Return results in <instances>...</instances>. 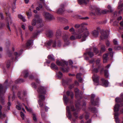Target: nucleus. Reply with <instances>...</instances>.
Returning a JSON list of instances; mask_svg holds the SVG:
<instances>
[{
    "label": "nucleus",
    "instance_id": "obj_17",
    "mask_svg": "<svg viewBox=\"0 0 123 123\" xmlns=\"http://www.w3.org/2000/svg\"><path fill=\"white\" fill-rule=\"evenodd\" d=\"M40 112L41 114V116L43 119L45 121L46 120L47 117L46 115L44 114V112L42 108H41L40 110Z\"/></svg>",
    "mask_w": 123,
    "mask_h": 123
},
{
    "label": "nucleus",
    "instance_id": "obj_9",
    "mask_svg": "<svg viewBox=\"0 0 123 123\" xmlns=\"http://www.w3.org/2000/svg\"><path fill=\"white\" fill-rule=\"evenodd\" d=\"M43 14L44 16L47 19L51 20L54 18L52 15L46 12H44Z\"/></svg>",
    "mask_w": 123,
    "mask_h": 123
},
{
    "label": "nucleus",
    "instance_id": "obj_42",
    "mask_svg": "<svg viewBox=\"0 0 123 123\" xmlns=\"http://www.w3.org/2000/svg\"><path fill=\"white\" fill-rule=\"evenodd\" d=\"M105 75L106 77H108L109 76L108 71L105 70L104 71Z\"/></svg>",
    "mask_w": 123,
    "mask_h": 123
},
{
    "label": "nucleus",
    "instance_id": "obj_64",
    "mask_svg": "<svg viewBox=\"0 0 123 123\" xmlns=\"http://www.w3.org/2000/svg\"><path fill=\"white\" fill-rule=\"evenodd\" d=\"M100 59H97L96 61V64L97 65L99 64L100 62Z\"/></svg>",
    "mask_w": 123,
    "mask_h": 123
},
{
    "label": "nucleus",
    "instance_id": "obj_45",
    "mask_svg": "<svg viewBox=\"0 0 123 123\" xmlns=\"http://www.w3.org/2000/svg\"><path fill=\"white\" fill-rule=\"evenodd\" d=\"M91 111L93 113H95L97 112V110L95 108H92L91 109Z\"/></svg>",
    "mask_w": 123,
    "mask_h": 123
},
{
    "label": "nucleus",
    "instance_id": "obj_46",
    "mask_svg": "<svg viewBox=\"0 0 123 123\" xmlns=\"http://www.w3.org/2000/svg\"><path fill=\"white\" fill-rule=\"evenodd\" d=\"M23 104V105H24L25 106V109L27 111H28L29 112H31V109L30 108H28V107L26 106H25L24 104Z\"/></svg>",
    "mask_w": 123,
    "mask_h": 123
},
{
    "label": "nucleus",
    "instance_id": "obj_21",
    "mask_svg": "<svg viewBox=\"0 0 123 123\" xmlns=\"http://www.w3.org/2000/svg\"><path fill=\"white\" fill-rule=\"evenodd\" d=\"M12 24V21L11 19L10 18L8 19V21L7 25V28L10 31H11V30L10 29V27L9 26V25H11Z\"/></svg>",
    "mask_w": 123,
    "mask_h": 123
},
{
    "label": "nucleus",
    "instance_id": "obj_28",
    "mask_svg": "<svg viewBox=\"0 0 123 123\" xmlns=\"http://www.w3.org/2000/svg\"><path fill=\"white\" fill-rule=\"evenodd\" d=\"M63 99L65 102L66 104L69 101V99L65 95H64L63 96Z\"/></svg>",
    "mask_w": 123,
    "mask_h": 123
},
{
    "label": "nucleus",
    "instance_id": "obj_8",
    "mask_svg": "<svg viewBox=\"0 0 123 123\" xmlns=\"http://www.w3.org/2000/svg\"><path fill=\"white\" fill-rule=\"evenodd\" d=\"M108 32L109 31H102L101 33V35L100 36L101 39H104L108 38Z\"/></svg>",
    "mask_w": 123,
    "mask_h": 123
},
{
    "label": "nucleus",
    "instance_id": "obj_43",
    "mask_svg": "<svg viewBox=\"0 0 123 123\" xmlns=\"http://www.w3.org/2000/svg\"><path fill=\"white\" fill-rule=\"evenodd\" d=\"M59 20H60L61 21H62V20L63 21V22H64L67 23L68 21V20L67 19L64 18H59Z\"/></svg>",
    "mask_w": 123,
    "mask_h": 123
},
{
    "label": "nucleus",
    "instance_id": "obj_16",
    "mask_svg": "<svg viewBox=\"0 0 123 123\" xmlns=\"http://www.w3.org/2000/svg\"><path fill=\"white\" fill-rule=\"evenodd\" d=\"M62 33V31L60 30H58L56 31V38L58 39L60 38L61 37Z\"/></svg>",
    "mask_w": 123,
    "mask_h": 123
},
{
    "label": "nucleus",
    "instance_id": "obj_27",
    "mask_svg": "<svg viewBox=\"0 0 123 123\" xmlns=\"http://www.w3.org/2000/svg\"><path fill=\"white\" fill-rule=\"evenodd\" d=\"M66 93L67 95L68 96L70 95L71 98H73L74 97V94L72 92L68 91Z\"/></svg>",
    "mask_w": 123,
    "mask_h": 123
},
{
    "label": "nucleus",
    "instance_id": "obj_6",
    "mask_svg": "<svg viewBox=\"0 0 123 123\" xmlns=\"http://www.w3.org/2000/svg\"><path fill=\"white\" fill-rule=\"evenodd\" d=\"M79 104H78V105L77 104H75V106L76 108V109H74V106H70L71 110L72 111L74 112V115L76 117H78L77 116L78 113L77 112L79 110Z\"/></svg>",
    "mask_w": 123,
    "mask_h": 123
},
{
    "label": "nucleus",
    "instance_id": "obj_47",
    "mask_svg": "<svg viewBox=\"0 0 123 123\" xmlns=\"http://www.w3.org/2000/svg\"><path fill=\"white\" fill-rule=\"evenodd\" d=\"M121 1L120 0L118 3L119 6L118 7V9H120L122 6H123V4L121 5Z\"/></svg>",
    "mask_w": 123,
    "mask_h": 123
},
{
    "label": "nucleus",
    "instance_id": "obj_19",
    "mask_svg": "<svg viewBox=\"0 0 123 123\" xmlns=\"http://www.w3.org/2000/svg\"><path fill=\"white\" fill-rule=\"evenodd\" d=\"M78 1L80 4H84L86 5L89 2V0H78Z\"/></svg>",
    "mask_w": 123,
    "mask_h": 123
},
{
    "label": "nucleus",
    "instance_id": "obj_26",
    "mask_svg": "<svg viewBox=\"0 0 123 123\" xmlns=\"http://www.w3.org/2000/svg\"><path fill=\"white\" fill-rule=\"evenodd\" d=\"M84 115H85V118L87 119L88 118V113H86V115H85V114H83V115H81L79 117V118L80 119H82L84 117Z\"/></svg>",
    "mask_w": 123,
    "mask_h": 123
},
{
    "label": "nucleus",
    "instance_id": "obj_24",
    "mask_svg": "<svg viewBox=\"0 0 123 123\" xmlns=\"http://www.w3.org/2000/svg\"><path fill=\"white\" fill-rule=\"evenodd\" d=\"M81 74L80 73L76 75V77L77 78L79 79V81L80 82H81L82 81V79L81 77Z\"/></svg>",
    "mask_w": 123,
    "mask_h": 123
},
{
    "label": "nucleus",
    "instance_id": "obj_18",
    "mask_svg": "<svg viewBox=\"0 0 123 123\" xmlns=\"http://www.w3.org/2000/svg\"><path fill=\"white\" fill-rule=\"evenodd\" d=\"M17 89V87L16 86H12V91H13V92L12 93V101H13V99H14L15 98L14 93L13 91H14L15 90H16Z\"/></svg>",
    "mask_w": 123,
    "mask_h": 123
},
{
    "label": "nucleus",
    "instance_id": "obj_4",
    "mask_svg": "<svg viewBox=\"0 0 123 123\" xmlns=\"http://www.w3.org/2000/svg\"><path fill=\"white\" fill-rule=\"evenodd\" d=\"M39 16L36 15H35L36 18H34L31 22V25L32 26H35L37 24V27L38 28L42 27L43 26V24L42 19L41 18L38 19Z\"/></svg>",
    "mask_w": 123,
    "mask_h": 123
},
{
    "label": "nucleus",
    "instance_id": "obj_11",
    "mask_svg": "<svg viewBox=\"0 0 123 123\" xmlns=\"http://www.w3.org/2000/svg\"><path fill=\"white\" fill-rule=\"evenodd\" d=\"M92 78L95 85H98L99 82V77L94 74L92 76Z\"/></svg>",
    "mask_w": 123,
    "mask_h": 123
},
{
    "label": "nucleus",
    "instance_id": "obj_61",
    "mask_svg": "<svg viewBox=\"0 0 123 123\" xmlns=\"http://www.w3.org/2000/svg\"><path fill=\"white\" fill-rule=\"evenodd\" d=\"M106 45L107 46H109L110 45V42L108 40H107L105 42Z\"/></svg>",
    "mask_w": 123,
    "mask_h": 123
},
{
    "label": "nucleus",
    "instance_id": "obj_53",
    "mask_svg": "<svg viewBox=\"0 0 123 123\" xmlns=\"http://www.w3.org/2000/svg\"><path fill=\"white\" fill-rule=\"evenodd\" d=\"M114 44L115 45H117L118 44L117 41L116 39H114L113 41Z\"/></svg>",
    "mask_w": 123,
    "mask_h": 123
},
{
    "label": "nucleus",
    "instance_id": "obj_20",
    "mask_svg": "<svg viewBox=\"0 0 123 123\" xmlns=\"http://www.w3.org/2000/svg\"><path fill=\"white\" fill-rule=\"evenodd\" d=\"M63 38L65 42L68 41L69 40V35L68 34H66L63 37Z\"/></svg>",
    "mask_w": 123,
    "mask_h": 123
},
{
    "label": "nucleus",
    "instance_id": "obj_55",
    "mask_svg": "<svg viewBox=\"0 0 123 123\" xmlns=\"http://www.w3.org/2000/svg\"><path fill=\"white\" fill-rule=\"evenodd\" d=\"M26 14L28 16V18H29L32 15V13L31 12H26Z\"/></svg>",
    "mask_w": 123,
    "mask_h": 123
},
{
    "label": "nucleus",
    "instance_id": "obj_14",
    "mask_svg": "<svg viewBox=\"0 0 123 123\" xmlns=\"http://www.w3.org/2000/svg\"><path fill=\"white\" fill-rule=\"evenodd\" d=\"M97 30L93 31L92 32L93 36L95 37H98L99 34L98 30H99L100 28L99 27H98L97 28Z\"/></svg>",
    "mask_w": 123,
    "mask_h": 123
},
{
    "label": "nucleus",
    "instance_id": "obj_32",
    "mask_svg": "<svg viewBox=\"0 0 123 123\" xmlns=\"http://www.w3.org/2000/svg\"><path fill=\"white\" fill-rule=\"evenodd\" d=\"M52 42V40H50L46 43L45 45L48 47V46H50Z\"/></svg>",
    "mask_w": 123,
    "mask_h": 123
},
{
    "label": "nucleus",
    "instance_id": "obj_25",
    "mask_svg": "<svg viewBox=\"0 0 123 123\" xmlns=\"http://www.w3.org/2000/svg\"><path fill=\"white\" fill-rule=\"evenodd\" d=\"M32 43V40H29L26 44V46L27 47H29L30 46Z\"/></svg>",
    "mask_w": 123,
    "mask_h": 123
},
{
    "label": "nucleus",
    "instance_id": "obj_5",
    "mask_svg": "<svg viewBox=\"0 0 123 123\" xmlns=\"http://www.w3.org/2000/svg\"><path fill=\"white\" fill-rule=\"evenodd\" d=\"M120 106L119 104H116L114 107V111L115 112L114 114V118L116 123H119L120 121L118 117L119 114L117 112L119 111V107Z\"/></svg>",
    "mask_w": 123,
    "mask_h": 123
},
{
    "label": "nucleus",
    "instance_id": "obj_59",
    "mask_svg": "<svg viewBox=\"0 0 123 123\" xmlns=\"http://www.w3.org/2000/svg\"><path fill=\"white\" fill-rule=\"evenodd\" d=\"M14 2L13 3V9H15L16 8V6H15V3H16V0H13Z\"/></svg>",
    "mask_w": 123,
    "mask_h": 123
},
{
    "label": "nucleus",
    "instance_id": "obj_2",
    "mask_svg": "<svg viewBox=\"0 0 123 123\" xmlns=\"http://www.w3.org/2000/svg\"><path fill=\"white\" fill-rule=\"evenodd\" d=\"M46 87L43 86H40L38 87L37 91L39 94L38 100V104L40 107H42L43 105L44 101L45 99L44 94L47 92Z\"/></svg>",
    "mask_w": 123,
    "mask_h": 123
},
{
    "label": "nucleus",
    "instance_id": "obj_23",
    "mask_svg": "<svg viewBox=\"0 0 123 123\" xmlns=\"http://www.w3.org/2000/svg\"><path fill=\"white\" fill-rule=\"evenodd\" d=\"M51 69H55L56 70H58V68L56 66L54 63H51Z\"/></svg>",
    "mask_w": 123,
    "mask_h": 123
},
{
    "label": "nucleus",
    "instance_id": "obj_51",
    "mask_svg": "<svg viewBox=\"0 0 123 123\" xmlns=\"http://www.w3.org/2000/svg\"><path fill=\"white\" fill-rule=\"evenodd\" d=\"M52 46L53 47L55 48L56 47V42L55 41H52Z\"/></svg>",
    "mask_w": 123,
    "mask_h": 123
},
{
    "label": "nucleus",
    "instance_id": "obj_33",
    "mask_svg": "<svg viewBox=\"0 0 123 123\" xmlns=\"http://www.w3.org/2000/svg\"><path fill=\"white\" fill-rule=\"evenodd\" d=\"M23 75H24L25 78H26L27 77L28 75V73L27 70H25L22 73Z\"/></svg>",
    "mask_w": 123,
    "mask_h": 123
},
{
    "label": "nucleus",
    "instance_id": "obj_36",
    "mask_svg": "<svg viewBox=\"0 0 123 123\" xmlns=\"http://www.w3.org/2000/svg\"><path fill=\"white\" fill-rule=\"evenodd\" d=\"M47 36L49 37H51L53 35V33L51 31H49L46 34Z\"/></svg>",
    "mask_w": 123,
    "mask_h": 123
},
{
    "label": "nucleus",
    "instance_id": "obj_50",
    "mask_svg": "<svg viewBox=\"0 0 123 123\" xmlns=\"http://www.w3.org/2000/svg\"><path fill=\"white\" fill-rule=\"evenodd\" d=\"M10 64V62L9 60L6 63V67L7 68L9 67Z\"/></svg>",
    "mask_w": 123,
    "mask_h": 123
},
{
    "label": "nucleus",
    "instance_id": "obj_63",
    "mask_svg": "<svg viewBox=\"0 0 123 123\" xmlns=\"http://www.w3.org/2000/svg\"><path fill=\"white\" fill-rule=\"evenodd\" d=\"M14 55L17 56V57L19 56L20 55V54H18L17 52L14 53Z\"/></svg>",
    "mask_w": 123,
    "mask_h": 123
},
{
    "label": "nucleus",
    "instance_id": "obj_34",
    "mask_svg": "<svg viewBox=\"0 0 123 123\" xmlns=\"http://www.w3.org/2000/svg\"><path fill=\"white\" fill-rule=\"evenodd\" d=\"M24 80L22 79H18L15 81V83L16 84H17L21 83L24 82Z\"/></svg>",
    "mask_w": 123,
    "mask_h": 123
},
{
    "label": "nucleus",
    "instance_id": "obj_30",
    "mask_svg": "<svg viewBox=\"0 0 123 123\" xmlns=\"http://www.w3.org/2000/svg\"><path fill=\"white\" fill-rule=\"evenodd\" d=\"M87 54L91 57H92L94 55V54L92 52H91L90 51L84 54Z\"/></svg>",
    "mask_w": 123,
    "mask_h": 123
},
{
    "label": "nucleus",
    "instance_id": "obj_13",
    "mask_svg": "<svg viewBox=\"0 0 123 123\" xmlns=\"http://www.w3.org/2000/svg\"><path fill=\"white\" fill-rule=\"evenodd\" d=\"M102 85L103 86L107 87L108 86L109 83L106 80H105L104 78H102L101 80Z\"/></svg>",
    "mask_w": 123,
    "mask_h": 123
},
{
    "label": "nucleus",
    "instance_id": "obj_52",
    "mask_svg": "<svg viewBox=\"0 0 123 123\" xmlns=\"http://www.w3.org/2000/svg\"><path fill=\"white\" fill-rule=\"evenodd\" d=\"M62 71L63 72H68V69H64L63 68H61Z\"/></svg>",
    "mask_w": 123,
    "mask_h": 123
},
{
    "label": "nucleus",
    "instance_id": "obj_22",
    "mask_svg": "<svg viewBox=\"0 0 123 123\" xmlns=\"http://www.w3.org/2000/svg\"><path fill=\"white\" fill-rule=\"evenodd\" d=\"M108 55L107 54H105L104 55L103 58V62L104 63L106 62L108 59Z\"/></svg>",
    "mask_w": 123,
    "mask_h": 123
},
{
    "label": "nucleus",
    "instance_id": "obj_44",
    "mask_svg": "<svg viewBox=\"0 0 123 123\" xmlns=\"http://www.w3.org/2000/svg\"><path fill=\"white\" fill-rule=\"evenodd\" d=\"M21 93L20 92H19L18 93V98L20 99H22L23 98V97L21 95Z\"/></svg>",
    "mask_w": 123,
    "mask_h": 123
},
{
    "label": "nucleus",
    "instance_id": "obj_39",
    "mask_svg": "<svg viewBox=\"0 0 123 123\" xmlns=\"http://www.w3.org/2000/svg\"><path fill=\"white\" fill-rule=\"evenodd\" d=\"M48 58L52 61H54L55 59L53 57V56H52L51 55H48Z\"/></svg>",
    "mask_w": 123,
    "mask_h": 123
},
{
    "label": "nucleus",
    "instance_id": "obj_35",
    "mask_svg": "<svg viewBox=\"0 0 123 123\" xmlns=\"http://www.w3.org/2000/svg\"><path fill=\"white\" fill-rule=\"evenodd\" d=\"M18 17L19 18L21 19L23 22L25 21V19L24 17H23L21 15L19 14L18 15Z\"/></svg>",
    "mask_w": 123,
    "mask_h": 123
},
{
    "label": "nucleus",
    "instance_id": "obj_3",
    "mask_svg": "<svg viewBox=\"0 0 123 123\" xmlns=\"http://www.w3.org/2000/svg\"><path fill=\"white\" fill-rule=\"evenodd\" d=\"M8 81L7 80H6L3 86L0 84V101L2 105L4 104L5 100L4 97L2 95L6 92V90L5 89H7V84Z\"/></svg>",
    "mask_w": 123,
    "mask_h": 123
},
{
    "label": "nucleus",
    "instance_id": "obj_54",
    "mask_svg": "<svg viewBox=\"0 0 123 123\" xmlns=\"http://www.w3.org/2000/svg\"><path fill=\"white\" fill-rule=\"evenodd\" d=\"M33 118L34 121H37V119L36 117V116L35 114H33Z\"/></svg>",
    "mask_w": 123,
    "mask_h": 123
},
{
    "label": "nucleus",
    "instance_id": "obj_12",
    "mask_svg": "<svg viewBox=\"0 0 123 123\" xmlns=\"http://www.w3.org/2000/svg\"><path fill=\"white\" fill-rule=\"evenodd\" d=\"M56 64L59 65L63 66L64 65H67V63L65 61H60L58 60H57L56 61Z\"/></svg>",
    "mask_w": 123,
    "mask_h": 123
},
{
    "label": "nucleus",
    "instance_id": "obj_56",
    "mask_svg": "<svg viewBox=\"0 0 123 123\" xmlns=\"http://www.w3.org/2000/svg\"><path fill=\"white\" fill-rule=\"evenodd\" d=\"M108 8L111 12L113 11V10L112 9L110 5H108Z\"/></svg>",
    "mask_w": 123,
    "mask_h": 123
},
{
    "label": "nucleus",
    "instance_id": "obj_40",
    "mask_svg": "<svg viewBox=\"0 0 123 123\" xmlns=\"http://www.w3.org/2000/svg\"><path fill=\"white\" fill-rule=\"evenodd\" d=\"M69 31L70 32H73L72 33V34H74L75 33V30L73 27H72L69 29Z\"/></svg>",
    "mask_w": 123,
    "mask_h": 123
},
{
    "label": "nucleus",
    "instance_id": "obj_38",
    "mask_svg": "<svg viewBox=\"0 0 123 123\" xmlns=\"http://www.w3.org/2000/svg\"><path fill=\"white\" fill-rule=\"evenodd\" d=\"M67 110L69 117H71V115L70 111L69 108L68 106H67L66 108Z\"/></svg>",
    "mask_w": 123,
    "mask_h": 123
},
{
    "label": "nucleus",
    "instance_id": "obj_1",
    "mask_svg": "<svg viewBox=\"0 0 123 123\" xmlns=\"http://www.w3.org/2000/svg\"><path fill=\"white\" fill-rule=\"evenodd\" d=\"M89 34L88 31L87 30L85 31L82 28L79 29L77 31V34L75 36H71L69 37V39L73 40L82 38L81 41L82 42L86 40V38L88 36Z\"/></svg>",
    "mask_w": 123,
    "mask_h": 123
},
{
    "label": "nucleus",
    "instance_id": "obj_10",
    "mask_svg": "<svg viewBox=\"0 0 123 123\" xmlns=\"http://www.w3.org/2000/svg\"><path fill=\"white\" fill-rule=\"evenodd\" d=\"M109 12L108 10H105L101 11L100 9L98 8H96L95 10V13L97 15H100L101 13L106 14Z\"/></svg>",
    "mask_w": 123,
    "mask_h": 123
},
{
    "label": "nucleus",
    "instance_id": "obj_15",
    "mask_svg": "<svg viewBox=\"0 0 123 123\" xmlns=\"http://www.w3.org/2000/svg\"><path fill=\"white\" fill-rule=\"evenodd\" d=\"M121 98H117L115 99V100L117 103H121L123 102V93L121 94Z\"/></svg>",
    "mask_w": 123,
    "mask_h": 123
},
{
    "label": "nucleus",
    "instance_id": "obj_41",
    "mask_svg": "<svg viewBox=\"0 0 123 123\" xmlns=\"http://www.w3.org/2000/svg\"><path fill=\"white\" fill-rule=\"evenodd\" d=\"M74 91L76 96L77 97V96H78L79 94V91L78 89L77 88H76L74 90Z\"/></svg>",
    "mask_w": 123,
    "mask_h": 123
},
{
    "label": "nucleus",
    "instance_id": "obj_49",
    "mask_svg": "<svg viewBox=\"0 0 123 123\" xmlns=\"http://www.w3.org/2000/svg\"><path fill=\"white\" fill-rule=\"evenodd\" d=\"M93 50L94 52L96 54H97L99 52V51L98 50V49L96 48H93Z\"/></svg>",
    "mask_w": 123,
    "mask_h": 123
},
{
    "label": "nucleus",
    "instance_id": "obj_58",
    "mask_svg": "<svg viewBox=\"0 0 123 123\" xmlns=\"http://www.w3.org/2000/svg\"><path fill=\"white\" fill-rule=\"evenodd\" d=\"M61 45V42L60 41H58L57 42V46L60 47Z\"/></svg>",
    "mask_w": 123,
    "mask_h": 123
},
{
    "label": "nucleus",
    "instance_id": "obj_7",
    "mask_svg": "<svg viewBox=\"0 0 123 123\" xmlns=\"http://www.w3.org/2000/svg\"><path fill=\"white\" fill-rule=\"evenodd\" d=\"M95 97V95L94 94L91 95V101L92 104L94 105H98L99 99L98 98H97L95 100H94V98Z\"/></svg>",
    "mask_w": 123,
    "mask_h": 123
},
{
    "label": "nucleus",
    "instance_id": "obj_29",
    "mask_svg": "<svg viewBox=\"0 0 123 123\" xmlns=\"http://www.w3.org/2000/svg\"><path fill=\"white\" fill-rule=\"evenodd\" d=\"M105 50V45H102L101 47V49L100 51V52L101 53L104 52Z\"/></svg>",
    "mask_w": 123,
    "mask_h": 123
},
{
    "label": "nucleus",
    "instance_id": "obj_62",
    "mask_svg": "<svg viewBox=\"0 0 123 123\" xmlns=\"http://www.w3.org/2000/svg\"><path fill=\"white\" fill-rule=\"evenodd\" d=\"M32 86L33 87L36 88L37 87V86L35 84V83H32Z\"/></svg>",
    "mask_w": 123,
    "mask_h": 123
},
{
    "label": "nucleus",
    "instance_id": "obj_48",
    "mask_svg": "<svg viewBox=\"0 0 123 123\" xmlns=\"http://www.w3.org/2000/svg\"><path fill=\"white\" fill-rule=\"evenodd\" d=\"M29 29L31 31H32L33 30V27L32 26L29 25L28 26Z\"/></svg>",
    "mask_w": 123,
    "mask_h": 123
},
{
    "label": "nucleus",
    "instance_id": "obj_31",
    "mask_svg": "<svg viewBox=\"0 0 123 123\" xmlns=\"http://www.w3.org/2000/svg\"><path fill=\"white\" fill-rule=\"evenodd\" d=\"M84 24L83 23L81 24L80 25L79 24H76L74 26L76 28H78L80 27H83L84 26Z\"/></svg>",
    "mask_w": 123,
    "mask_h": 123
},
{
    "label": "nucleus",
    "instance_id": "obj_60",
    "mask_svg": "<svg viewBox=\"0 0 123 123\" xmlns=\"http://www.w3.org/2000/svg\"><path fill=\"white\" fill-rule=\"evenodd\" d=\"M40 0L43 3L44 6H45L46 9H47V6L46 5L45 3L44 2L45 0Z\"/></svg>",
    "mask_w": 123,
    "mask_h": 123
},
{
    "label": "nucleus",
    "instance_id": "obj_57",
    "mask_svg": "<svg viewBox=\"0 0 123 123\" xmlns=\"http://www.w3.org/2000/svg\"><path fill=\"white\" fill-rule=\"evenodd\" d=\"M20 115L22 118L23 119H24V118L25 116L23 113L22 112H20Z\"/></svg>",
    "mask_w": 123,
    "mask_h": 123
},
{
    "label": "nucleus",
    "instance_id": "obj_37",
    "mask_svg": "<svg viewBox=\"0 0 123 123\" xmlns=\"http://www.w3.org/2000/svg\"><path fill=\"white\" fill-rule=\"evenodd\" d=\"M64 11L63 8H60L57 10V12L58 14H60L62 13Z\"/></svg>",
    "mask_w": 123,
    "mask_h": 123
}]
</instances>
